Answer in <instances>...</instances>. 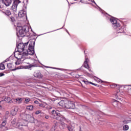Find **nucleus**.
I'll use <instances>...</instances> for the list:
<instances>
[{"label": "nucleus", "mask_w": 131, "mask_h": 131, "mask_svg": "<svg viewBox=\"0 0 131 131\" xmlns=\"http://www.w3.org/2000/svg\"><path fill=\"white\" fill-rule=\"evenodd\" d=\"M27 46H28V42L25 43H19L17 45V50L15 49V51L13 52L14 56L16 59L19 60V55H23V52L27 50Z\"/></svg>", "instance_id": "f257e3e1"}, {"label": "nucleus", "mask_w": 131, "mask_h": 131, "mask_svg": "<svg viewBox=\"0 0 131 131\" xmlns=\"http://www.w3.org/2000/svg\"><path fill=\"white\" fill-rule=\"evenodd\" d=\"M35 45V42L34 41H31V43L29 44V47L27 51V52H24L23 55H18L19 60L21 59H25V57L28 56V55H33L35 52L34 51V46Z\"/></svg>", "instance_id": "f03ea898"}, {"label": "nucleus", "mask_w": 131, "mask_h": 131, "mask_svg": "<svg viewBox=\"0 0 131 131\" xmlns=\"http://www.w3.org/2000/svg\"><path fill=\"white\" fill-rule=\"evenodd\" d=\"M110 21L113 28H114L117 32V33H123L124 32L125 26H123V27L121 26L120 24L113 17L110 18Z\"/></svg>", "instance_id": "7ed1b4c3"}, {"label": "nucleus", "mask_w": 131, "mask_h": 131, "mask_svg": "<svg viewBox=\"0 0 131 131\" xmlns=\"http://www.w3.org/2000/svg\"><path fill=\"white\" fill-rule=\"evenodd\" d=\"M16 35L18 37H24L26 35V33L29 32V27L27 26H24L23 27L17 26L16 27Z\"/></svg>", "instance_id": "20e7f679"}, {"label": "nucleus", "mask_w": 131, "mask_h": 131, "mask_svg": "<svg viewBox=\"0 0 131 131\" xmlns=\"http://www.w3.org/2000/svg\"><path fill=\"white\" fill-rule=\"evenodd\" d=\"M25 123H26V122L24 124H23L21 121L17 122V119L14 118L11 122V126L16 128H18V129H20V130H24V127H25L26 125Z\"/></svg>", "instance_id": "39448f33"}, {"label": "nucleus", "mask_w": 131, "mask_h": 131, "mask_svg": "<svg viewBox=\"0 0 131 131\" xmlns=\"http://www.w3.org/2000/svg\"><path fill=\"white\" fill-rule=\"evenodd\" d=\"M9 116V111H7L4 116V119L2 120L1 124L0 125V130L6 131L8 130V128L7 127V120L8 119V116Z\"/></svg>", "instance_id": "423d86ee"}, {"label": "nucleus", "mask_w": 131, "mask_h": 131, "mask_svg": "<svg viewBox=\"0 0 131 131\" xmlns=\"http://www.w3.org/2000/svg\"><path fill=\"white\" fill-rule=\"evenodd\" d=\"M51 113L52 116L54 119H56L57 120H61V119H62L63 116L59 113V111L53 110L52 111Z\"/></svg>", "instance_id": "0eeeda50"}, {"label": "nucleus", "mask_w": 131, "mask_h": 131, "mask_svg": "<svg viewBox=\"0 0 131 131\" xmlns=\"http://www.w3.org/2000/svg\"><path fill=\"white\" fill-rule=\"evenodd\" d=\"M30 115L29 114H24L23 115V120L20 121V122L23 124H24L25 123L26 125L25 126H26L27 125V122H28V120H29V118L30 117Z\"/></svg>", "instance_id": "6e6552de"}, {"label": "nucleus", "mask_w": 131, "mask_h": 131, "mask_svg": "<svg viewBox=\"0 0 131 131\" xmlns=\"http://www.w3.org/2000/svg\"><path fill=\"white\" fill-rule=\"evenodd\" d=\"M21 3L20 0H14L13 1V3L12 4L11 9L13 12H17V7H18V5Z\"/></svg>", "instance_id": "1a4fd4ad"}, {"label": "nucleus", "mask_w": 131, "mask_h": 131, "mask_svg": "<svg viewBox=\"0 0 131 131\" xmlns=\"http://www.w3.org/2000/svg\"><path fill=\"white\" fill-rule=\"evenodd\" d=\"M130 85H120L119 84H113L111 85V88H117L118 90H119L121 88H123L124 89H125V88H127V89H128V86H130Z\"/></svg>", "instance_id": "9d476101"}, {"label": "nucleus", "mask_w": 131, "mask_h": 131, "mask_svg": "<svg viewBox=\"0 0 131 131\" xmlns=\"http://www.w3.org/2000/svg\"><path fill=\"white\" fill-rule=\"evenodd\" d=\"M58 105H59L61 107H62V108H66V106H68V100H61L58 103Z\"/></svg>", "instance_id": "9b49d317"}, {"label": "nucleus", "mask_w": 131, "mask_h": 131, "mask_svg": "<svg viewBox=\"0 0 131 131\" xmlns=\"http://www.w3.org/2000/svg\"><path fill=\"white\" fill-rule=\"evenodd\" d=\"M26 13V11L24 9L20 10L18 14V17H19V18H22L23 17H26V18H27Z\"/></svg>", "instance_id": "f8f14e48"}, {"label": "nucleus", "mask_w": 131, "mask_h": 131, "mask_svg": "<svg viewBox=\"0 0 131 131\" xmlns=\"http://www.w3.org/2000/svg\"><path fill=\"white\" fill-rule=\"evenodd\" d=\"M69 105H66V108L67 109H74L75 107V104L72 101H68Z\"/></svg>", "instance_id": "ddd939ff"}, {"label": "nucleus", "mask_w": 131, "mask_h": 131, "mask_svg": "<svg viewBox=\"0 0 131 131\" xmlns=\"http://www.w3.org/2000/svg\"><path fill=\"white\" fill-rule=\"evenodd\" d=\"M12 1L14 0H2L3 4H4L6 7H9L11 4H12Z\"/></svg>", "instance_id": "4468645a"}, {"label": "nucleus", "mask_w": 131, "mask_h": 131, "mask_svg": "<svg viewBox=\"0 0 131 131\" xmlns=\"http://www.w3.org/2000/svg\"><path fill=\"white\" fill-rule=\"evenodd\" d=\"M112 105H114V107H118V108H119V106H120L121 104L118 100H114L112 102Z\"/></svg>", "instance_id": "2eb2a0df"}, {"label": "nucleus", "mask_w": 131, "mask_h": 131, "mask_svg": "<svg viewBox=\"0 0 131 131\" xmlns=\"http://www.w3.org/2000/svg\"><path fill=\"white\" fill-rule=\"evenodd\" d=\"M89 59L86 58L85 61L84 62V66L85 68H86V69H89V71H91V70H90V66H89Z\"/></svg>", "instance_id": "dca6fc26"}, {"label": "nucleus", "mask_w": 131, "mask_h": 131, "mask_svg": "<svg viewBox=\"0 0 131 131\" xmlns=\"http://www.w3.org/2000/svg\"><path fill=\"white\" fill-rule=\"evenodd\" d=\"M34 76L37 78H41L42 77L41 74L39 72H35L34 74Z\"/></svg>", "instance_id": "f3484780"}, {"label": "nucleus", "mask_w": 131, "mask_h": 131, "mask_svg": "<svg viewBox=\"0 0 131 131\" xmlns=\"http://www.w3.org/2000/svg\"><path fill=\"white\" fill-rule=\"evenodd\" d=\"M2 12L3 14H4V15H6V16H10L11 14V11L9 10H3Z\"/></svg>", "instance_id": "a211bd4d"}, {"label": "nucleus", "mask_w": 131, "mask_h": 131, "mask_svg": "<svg viewBox=\"0 0 131 131\" xmlns=\"http://www.w3.org/2000/svg\"><path fill=\"white\" fill-rule=\"evenodd\" d=\"M130 120H126V119H124L121 121V123L123 125H124V124L127 125V124H128V123H130Z\"/></svg>", "instance_id": "6ab92c4d"}, {"label": "nucleus", "mask_w": 131, "mask_h": 131, "mask_svg": "<svg viewBox=\"0 0 131 131\" xmlns=\"http://www.w3.org/2000/svg\"><path fill=\"white\" fill-rule=\"evenodd\" d=\"M11 114L13 116L16 115L17 114V112H18V108L17 107H15L13 110L11 111Z\"/></svg>", "instance_id": "aec40b11"}, {"label": "nucleus", "mask_w": 131, "mask_h": 131, "mask_svg": "<svg viewBox=\"0 0 131 131\" xmlns=\"http://www.w3.org/2000/svg\"><path fill=\"white\" fill-rule=\"evenodd\" d=\"M34 122V118L32 117V116H30V117L29 118V120H28V122Z\"/></svg>", "instance_id": "412c9836"}, {"label": "nucleus", "mask_w": 131, "mask_h": 131, "mask_svg": "<svg viewBox=\"0 0 131 131\" xmlns=\"http://www.w3.org/2000/svg\"><path fill=\"white\" fill-rule=\"evenodd\" d=\"M129 129V126H128V125H124L123 126V130L124 131L128 130Z\"/></svg>", "instance_id": "4be33fe9"}, {"label": "nucleus", "mask_w": 131, "mask_h": 131, "mask_svg": "<svg viewBox=\"0 0 131 131\" xmlns=\"http://www.w3.org/2000/svg\"><path fill=\"white\" fill-rule=\"evenodd\" d=\"M115 98H116V99H119V100H121V98L118 97V96L119 95V91L118 90L116 92V93H115Z\"/></svg>", "instance_id": "5701e85b"}, {"label": "nucleus", "mask_w": 131, "mask_h": 131, "mask_svg": "<svg viewBox=\"0 0 131 131\" xmlns=\"http://www.w3.org/2000/svg\"><path fill=\"white\" fill-rule=\"evenodd\" d=\"M16 101L17 103H18V104H21V103H22V101H23V99L21 98H17L16 99Z\"/></svg>", "instance_id": "b1692460"}, {"label": "nucleus", "mask_w": 131, "mask_h": 131, "mask_svg": "<svg viewBox=\"0 0 131 131\" xmlns=\"http://www.w3.org/2000/svg\"><path fill=\"white\" fill-rule=\"evenodd\" d=\"M11 100L12 99L10 97H5L4 98V101L5 102H7V103H10V102H11Z\"/></svg>", "instance_id": "393cba45"}, {"label": "nucleus", "mask_w": 131, "mask_h": 131, "mask_svg": "<svg viewBox=\"0 0 131 131\" xmlns=\"http://www.w3.org/2000/svg\"><path fill=\"white\" fill-rule=\"evenodd\" d=\"M27 110H29V111H32L33 110V105H28L27 106Z\"/></svg>", "instance_id": "a878e982"}, {"label": "nucleus", "mask_w": 131, "mask_h": 131, "mask_svg": "<svg viewBox=\"0 0 131 131\" xmlns=\"http://www.w3.org/2000/svg\"><path fill=\"white\" fill-rule=\"evenodd\" d=\"M41 117H42V118H45L46 119H49V115L45 113L42 114Z\"/></svg>", "instance_id": "bb28decb"}, {"label": "nucleus", "mask_w": 131, "mask_h": 131, "mask_svg": "<svg viewBox=\"0 0 131 131\" xmlns=\"http://www.w3.org/2000/svg\"><path fill=\"white\" fill-rule=\"evenodd\" d=\"M43 114V113L41 112V111H36L35 113V114L36 115H38V114H41V116H42V114Z\"/></svg>", "instance_id": "cd10ccee"}, {"label": "nucleus", "mask_w": 131, "mask_h": 131, "mask_svg": "<svg viewBox=\"0 0 131 131\" xmlns=\"http://www.w3.org/2000/svg\"><path fill=\"white\" fill-rule=\"evenodd\" d=\"M60 126H61V128H66L68 125L65 123H61Z\"/></svg>", "instance_id": "c85d7f7f"}, {"label": "nucleus", "mask_w": 131, "mask_h": 131, "mask_svg": "<svg viewBox=\"0 0 131 131\" xmlns=\"http://www.w3.org/2000/svg\"><path fill=\"white\" fill-rule=\"evenodd\" d=\"M7 67L8 68H9V69H12V68H13V63H7Z\"/></svg>", "instance_id": "c756f323"}, {"label": "nucleus", "mask_w": 131, "mask_h": 131, "mask_svg": "<svg viewBox=\"0 0 131 131\" xmlns=\"http://www.w3.org/2000/svg\"><path fill=\"white\" fill-rule=\"evenodd\" d=\"M5 64L4 63H1L0 64V70H5Z\"/></svg>", "instance_id": "7c9ffc66"}, {"label": "nucleus", "mask_w": 131, "mask_h": 131, "mask_svg": "<svg viewBox=\"0 0 131 131\" xmlns=\"http://www.w3.org/2000/svg\"><path fill=\"white\" fill-rule=\"evenodd\" d=\"M31 100L29 98H26L25 100V104H27L29 102H30Z\"/></svg>", "instance_id": "2f4dec72"}, {"label": "nucleus", "mask_w": 131, "mask_h": 131, "mask_svg": "<svg viewBox=\"0 0 131 131\" xmlns=\"http://www.w3.org/2000/svg\"><path fill=\"white\" fill-rule=\"evenodd\" d=\"M9 20L11 21V22H14V21H15V18H14V17H11L9 18Z\"/></svg>", "instance_id": "473e14b6"}, {"label": "nucleus", "mask_w": 131, "mask_h": 131, "mask_svg": "<svg viewBox=\"0 0 131 131\" xmlns=\"http://www.w3.org/2000/svg\"><path fill=\"white\" fill-rule=\"evenodd\" d=\"M68 128V130L69 131H72V128L71 126H67V127Z\"/></svg>", "instance_id": "72a5a7b5"}, {"label": "nucleus", "mask_w": 131, "mask_h": 131, "mask_svg": "<svg viewBox=\"0 0 131 131\" xmlns=\"http://www.w3.org/2000/svg\"><path fill=\"white\" fill-rule=\"evenodd\" d=\"M18 69H21V67H18L17 68H16L15 69H12V71H15V70H17Z\"/></svg>", "instance_id": "f704fd0d"}, {"label": "nucleus", "mask_w": 131, "mask_h": 131, "mask_svg": "<svg viewBox=\"0 0 131 131\" xmlns=\"http://www.w3.org/2000/svg\"><path fill=\"white\" fill-rule=\"evenodd\" d=\"M90 83L91 84H93V85H95V86H97H97H99V85H98V84H96V83H93V82H90Z\"/></svg>", "instance_id": "c9c22d12"}, {"label": "nucleus", "mask_w": 131, "mask_h": 131, "mask_svg": "<svg viewBox=\"0 0 131 131\" xmlns=\"http://www.w3.org/2000/svg\"><path fill=\"white\" fill-rule=\"evenodd\" d=\"M39 107H42V108H45V105L42 103H39Z\"/></svg>", "instance_id": "e433bc0d"}, {"label": "nucleus", "mask_w": 131, "mask_h": 131, "mask_svg": "<svg viewBox=\"0 0 131 131\" xmlns=\"http://www.w3.org/2000/svg\"><path fill=\"white\" fill-rule=\"evenodd\" d=\"M83 82H84L85 84H88L89 82L88 81L83 80Z\"/></svg>", "instance_id": "4c0bfd02"}, {"label": "nucleus", "mask_w": 131, "mask_h": 131, "mask_svg": "<svg viewBox=\"0 0 131 131\" xmlns=\"http://www.w3.org/2000/svg\"><path fill=\"white\" fill-rule=\"evenodd\" d=\"M34 103H35V104H39V102H38V101H37V100H35L34 101Z\"/></svg>", "instance_id": "58836bf2"}, {"label": "nucleus", "mask_w": 131, "mask_h": 131, "mask_svg": "<svg viewBox=\"0 0 131 131\" xmlns=\"http://www.w3.org/2000/svg\"><path fill=\"white\" fill-rule=\"evenodd\" d=\"M5 75V74L4 73H0V77H2V76H4Z\"/></svg>", "instance_id": "ea45409f"}, {"label": "nucleus", "mask_w": 131, "mask_h": 131, "mask_svg": "<svg viewBox=\"0 0 131 131\" xmlns=\"http://www.w3.org/2000/svg\"><path fill=\"white\" fill-rule=\"evenodd\" d=\"M20 63L18 61L15 62V65H19Z\"/></svg>", "instance_id": "a19ab883"}, {"label": "nucleus", "mask_w": 131, "mask_h": 131, "mask_svg": "<svg viewBox=\"0 0 131 131\" xmlns=\"http://www.w3.org/2000/svg\"><path fill=\"white\" fill-rule=\"evenodd\" d=\"M55 69H57V70H64V69L60 68H55Z\"/></svg>", "instance_id": "79ce46f5"}, {"label": "nucleus", "mask_w": 131, "mask_h": 131, "mask_svg": "<svg viewBox=\"0 0 131 131\" xmlns=\"http://www.w3.org/2000/svg\"><path fill=\"white\" fill-rule=\"evenodd\" d=\"M91 2H92V3H94V4H95V5H97V4L96 3V2H95L94 0H91Z\"/></svg>", "instance_id": "37998d69"}, {"label": "nucleus", "mask_w": 131, "mask_h": 131, "mask_svg": "<svg viewBox=\"0 0 131 131\" xmlns=\"http://www.w3.org/2000/svg\"><path fill=\"white\" fill-rule=\"evenodd\" d=\"M8 61H9V59H7L4 61V63H6V62H8Z\"/></svg>", "instance_id": "c03bdc74"}, {"label": "nucleus", "mask_w": 131, "mask_h": 131, "mask_svg": "<svg viewBox=\"0 0 131 131\" xmlns=\"http://www.w3.org/2000/svg\"><path fill=\"white\" fill-rule=\"evenodd\" d=\"M98 81H99V82H103V81H102V80H101V79H99V80Z\"/></svg>", "instance_id": "a18cd8bd"}, {"label": "nucleus", "mask_w": 131, "mask_h": 131, "mask_svg": "<svg viewBox=\"0 0 131 131\" xmlns=\"http://www.w3.org/2000/svg\"><path fill=\"white\" fill-rule=\"evenodd\" d=\"M98 7L99 9V11H102V9H101V8H100L99 6H98Z\"/></svg>", "instance_id": "49530a36"}, {"label": "nucleus", "mask_w": 131, "mask_h": 131, "mask_svg": "<svg viewBox=\"0 0 131 131\" xmlns=\"http://www.w3.org/2000/svg\"><path fill=\"white\" fill-rule=\"evenodd\" d=\"M3 102V100L0 101V103H2ZM0 108H2V105H0Z\"/></svg>", "instance_id": "de8ad7c7"}, {"label": "nucleus", "mask_w": 131, "mask_h": 131, "mask_svg": "<svg viewBox=\"0 0 131 131\" xmlns=\"http://www.w3.org/2000/svg\"><path fill=\"white\" fill-rule=\"evenodd\" d=\"M79 131H82L81 130V127H80Z\"/></svg>", "instance_id": "09e8293b"}, {"label": "nucleus", "mask_w": 131, "mask_h": 131, "mask_svg": "<svg viewBox=\"0 0 131 131\" xmlns=\"http://www.w3.org/2000/svg\"><path fill=\"white\" fill-rule=\"evenodd\" d=\"M67 32H68V34H69V32H68V31H67V30H66Z\"/></svg>", "instance_id": "8fccbe9b"}, {"label": "nucleus", "mask_w": 131, "mask_h": 131, "mask_svg": "<svg viewBox=\"0 0 131 131\" xmlns=\"http://www.w3.org/2000/svg\"><path fill=\"white\" fill-rule=\"evenodd\" d=\"M30 68V66H28V68Z\"/></svg>", "instance_id": "3c124183"}, {"label": "nucleus", "mask_w": 131, "mask_h": 131, "mask_svg": "<svg viewBox=\"0 0 131 131\" xmlns=\"http://www.w3.org/2000/svg\"><path fill=\"white\" fill-rule=\"evenodd\" d=\"M2 8V6H1V5H0V8Z\"/></svg>", "instance_id": "603ef678"}, {"label": "nucleus", "mask_w": 131, "mask_h": 131, "mask_svg": "<svg viewBox=\"0 0 131 131\" xmlns=\"http://www.w3.org/2000/svg\"><path fill=\"white\" fill-rule=\"evenodd\" d=\"M62 28H63V27H62V28H60V29H62Z\"/></svg>", "instance_id": "864d4df0"}, {"label": "nucleus", "mask_w": 131, "mask_h": 131, "mask_svg": "<svg viewBox=\"0 0 131 131\" xmlns=\"http://www.w3.org/2000/svg\"><path fill=\"white\" fill-rule=\"evenodd\" d=\"M49 109H52V107H50V108Z\"/></svg>", "instance_id": "5fc2aeb1"}, {"label": "nucleus", "mask_w": 131, "mask_h": 131, "mask_svg": "<svg viewBox=\"0 0 131 131\" xmlns=\"http://www.w3.org/2000/svg\"><path fill=\"white\" fill-rule=\"evenodd\" d=\"M23 61H25V59H24Z\"/></svg>", "instance_id": "6e6d98bb"}, {"label": "nucleus", "mask_w": 131, "mask_h": 131, "mask_svg": "<svg viewBox=\"0 0 131 131\" xmlns=\"http://www.w3.org/2000/svg\"><path fill=\"white\" fill-rule=\"evenodd\" d=\"M80 2H81V0H80Z\"/></svg>", "instance_id": "4d7b16f0"}]
</instances>
